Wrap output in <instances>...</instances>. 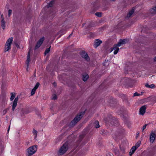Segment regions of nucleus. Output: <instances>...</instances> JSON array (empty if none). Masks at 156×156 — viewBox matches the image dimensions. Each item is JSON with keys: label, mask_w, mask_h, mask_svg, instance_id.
Masks as SVG:
<instances>
[{"label": "nucleus", "mask_w": 156, "mask_h": 156, "mask_svg": "<svg viewBox=\"0 0 156 156\" xmlns=\"http://www.w3.org/2000/svg\"><path fill=\"white\" fill-rule=\"evenodd\" d=\"M15 45H16V47H17L18 48H20L18 44H17V43H15Z\"/></svg>", "instance_id": "obj_35"}, {"label": "nucleus", "mask_w": 156, "mask_h": 156, "mask_svg": "<svg viewBox=\"0 0 156 156\" xmlns=\"http://www.w3.org/2000/svg\"><path fill=\"white\" fill-rule=\"evenodd\" d=\"M19 99V96H17L16 98L13 101L12 104V111H14L17 105V102L18 100Z\"/></svg>", "instance_id": "obj_5"}, {"label": "nucleus", "mask_w": 156, "mask_h": 156, "mask_svg": "<svg viewBox=\"0 0 156 156\" xmlns=\"http://www.w3.org/2000/svg\"><path fill=\"white\" fill-rule=\"evenodd\" d=\"M1 17L2 19V18H4V17H3V15H1Z\"/></svg>", "instance_id": "obj_36"}, {"label": "nucleus", "mask_w": 156, "mask_h": 156, "mask_svg": "<svg viewBox=\"0 0 156 156\" xmlns=\"http://www.w3.org/2000/svg\"><path fill=\"white\" fill-rule=\"evenodd\" d=\"M54 3V2L53 1H51L49 3H48L47 5L48 7H51L52 6V5Z\"/></svg>", "instance_id": "obj_21"}, {"label": "nucleus", "mask_w": 156, "mask_h": 156, "mask_svg": "<svg viewBox=\"0 0 156 156\" xmlns=\"http://www.w3.org/2000/svg\"><path fill=\"white\" fill-rule=\"evenodd\" d=\"M11 96L10 99V100L11 101H12L13 100V99H14L15 97L16 94L12 92V93H11Z\"/></svg>", "instance_id": "obj_18"}, {"label": "nucleus", "mask_w": 156, "mask_h": 156, "mask_svg": "<svg viewBox=\"0 0 156 156\" xmlns=\"http://www.w3.org/2000/svg\"><path fill=\"white\" fill-rule=\"evenodd\" d=\"M44 37H43L39 39L35 46V49H37L39 48L41 46L44 40Z\"/></svg>", "instance_id": "obj_6"}, {"label": "nucleus", "mask_w": 156, "mask_h": 156, "mask_svg": "<svg viewBox=\"0 0 156 156\" xmlns=\"http://www.w3.org/2000/svg\"><path fill=\"white\" fill-rule=\"evenodd\" d=\"M33 133L34 134L35 136V137H36V136H37V131L35 130H34L33 131Z\"/></svg>", "instance_id": "obj_26"}, {"label": "nucleus", "mask_w": 156, "mask_h": 156, "mask_svg": "<svg viewBox=\"0 0 156 156\" xmlns=\"http://www.w3.org/2000/svg\"><path fill=\"white\" fill-rule=\"evenodd\" d=\"M95 15L98 17H101V13L100 12H97L95 13Z\"/></svg>", "instance_id": "obj_24"}, {"label": "nucleus", "mask_w": 156, "mask_h": 156, "mask_svg": "<svg viewBox=\"0 0 156 156\" xmlns=\"http://www.w3.org/2000/svg\"><path fill=\"white\" fill-rule=\"evenodd\" d=\"M149 88H154L155 87V85L154 84H151L150 85Z\"/></svg>", "instance_id": "obj_27"}, {"label": "nucleus", "mask_w": 156, "mask_h": 156, "mask_svg": "<svg viewBox=\"0 0 156 156\" xmlns=\"http://www.w3.org/2000/svg\"><path fill=\"white\" fill-rule=\"evenodd\" d=\"M5 22L4 20V18H2V20H1V26L3 29H5Z\"/></svg>", "instance_id": "obj_15"}, {"label": "nucleus", "mask_w": 156, "mask_h": 156, "mask_svg": "<svg viewBox=\"0 0 156 156\" xmlns=\"http://www.w3.org/2000/svg\"><path fill=\"white\" fill-rule=\"evenodd\" d=\"M50 47L48 48H47L45 51L44 54L45 55H47L50 51Z\"/></svg>", "instance_id": "obj_23"}, {"label": "nucleus", "mask_w": 156, "mask_h": 156, "mask_svg": "<svg viewBox=\"0 0 156 156\" xmlns=\"http://www.w3.org/2000/svg\"><path fill=\"white\" fill-rule=\"evenodd\" d=\"M154 60L155 61H156V57L154 58Z\"/></svg>", "instance_id": "obj_38"}, {"label": "nucleus", "mask_w": 156, "mask_h": 156, "mask_svg": "<svg viewBox=\"0 0 156 156\" xmlns=\"http://www.w3.org/2000/svg\"><path fill=\"white\" fill-rule=\"evenodd\" d=\"M12 11L11 10H9L8 11V16H10L12 14Z\"/></svg>", "instance_id": "obj_29"}, {"label": "nucleus", "mask_w": 156, "mask_h": 156, "mask_svg": "<svg viewBox=\"0 0 156 156\" xmlns=\"http://www.w3.org/2000/svg\"><path fill=\"white\" fill-rule=\"evenodd\" d=\"M10 128V126H9V127L8 129V132L9 131V130Z\"/></svg>", "instance_id": "obj_37"}, {"label": "nucleus", "mask_w": 156, "mask_h": 156, "mask_svg": "<svg viewBox=\"0 0 156 156\" xmlns=\"http://www.w3.org/2000/svg\"><path fill=\"white\" fill-rule=\"evenodd\" d=\"M137 148L134 146H133L131 148L129 152V154L131 156L135 152Z\"/></svg>", "instance_id": "obj_14"}, {"label": "nucleus", "mask_w": 156, "mask_h": 156, "mask_svg": "<svg viewBox=\"0 0 156 156\" xmlns=\"http://www.w3.org/2000/svg\"><path fill=\"white\" fill-rule=\"evenodd\" d=\"M141 144V142L140 141H138L136 143L134 146L137 148L140 146Z\"/></svg>", "instance_id": "obj_22"}, {"label": "nucleus", "mask_w": 156, "mask_h": 156, "mask_svg": "<svg viewBox=\"0 0 156 156\" xmlns=\"http://www.w3.org/2000/svg\"><path fill=\"white\" fill-rule=\"evenodd\" d=\"M111 49H112L111 51H112L113 50H115L114 52V55L116 54L118 52L119 50V48H118V47L115 44L114 45L113 47Z\"/></svg>", "instance_id": "obj_7"}, {"label": "nucleus", "mask_w": 156, "mask_h": 156, "mask_svg": "<svg viewBox=\"0 0 156 156\" xmlns=\"http://www.w3.org/2000/svg\"><path fill=\"white\" fill-rule=\"evenodd\" d=\"M150 85H149L148 84H145V86L149 88Z\"/></svg>", "instance_id": "obj_34"}, {"label": "nucleus", "mask_w": 156, "mask_h": 156, "mask_svg": "<svg viewBox=\"0 0 156 156\" xmlns=\"http://www.w3.org/2000/svg\"><path fill=\"white\" fill-rule=\"evenodd\" d=\"M153 10H154V12H156V6L153 8Z\"/></svg>", "instance_id": "obj_33"}, {"label": "nucleus", "mask_w": 156, "mask_h": 156, "mask_svg": "<svg viewBox=\"0 0 156 156\" xmlns=\"http://www.w3.org/2000/svg\"><path fill=\"white\" fill-rule=\"evenodd\" d=\"M94 126L96 128H98L100 127L99 122L98 121H95L94 123Z\"/></svg>", "instance_id": "obj_19"}, {"label": "nucleus", "mask_w": 156, "mask_h": 156, "mask_svg": "<svg viewBox=\"0 0 156 156\" xmlns=\"http://www.w3.org/2000/svg\"><path fill=\"white\" fill-rule=\"evenodd\" d=\"M82 56L85 58L87 60H89V57L85 51H82L81 54Z\"/></svg>", "instance_id": "obj_12"}, {"label": "nucleus", "mask_w": 156, "mask_h": 156, "mask_svg": "<svg viewBox=\"0 0 156 156\" xmlns=\"http://www.w3.org/2000/svg\"><path fill=\"white\" fill-rule=\"evenodd\" d=\"M134 12V10L133 9L131 10L130 11L129 13L126 16L127 17L129 18L133 14V13Z\"/></svg>", "instance_id": "obj_17"}, {"label": "nucleus", "mask_w": 156, "mask_h": 156, "mask_svg": "<svg viewBox=\"0 0 156 156\" xmlns=\"http://www.w3.org/2000/svg\"><path fill=\"white\" fill-rule=\"evenodd\" d=\"M156 137V135L154 133L152 132L151 133L150 136V141L152 143H153Z\"/></svg>", "instance_id": "obj_10"}, {"label": "nucleus", "mask_w": 156, "mask_h": 156, "mask_svg": "<svg viewBox=\"0 0 156 156\" xmlns=\"http://www.w3.org/2000/svg\"><path fill=\"white\" fill-rule=\"evenodd\" d=\"M68 146L67 144H64L60 148L58 152L59 155H62L64 154L67 150Z\"/></svg>", "instance_id": "obj_4"}, {"label": "nucleus", "mask_w": 156, "mask_h": 156, "mask_svg": "<svg viewBox=\"0 0 156 156\" xmlns=\"http://www.w3.org/2000/svg\"><path fill=\"white\" fill-rule=\"evenodd\" d=\"M112 0L113 1H115V0Z\"/></svg>", "instance_id": "obj_40"}, {"label": "nucleus", "mask_w": 156, "mask_h": 156, "mask_svg": "<svg viewBox=\"0 0 156 156\" xmlns=\"http://www.w3.org/2000/svg\"><path fill=\"white\" fill-rule=\"evenodd\" d=\"M102 42V41L98 39L95 40L94 41V47L96 48H97L99 46Z\"/></svg>", "instance_id": "obj_13"}, {"label": "nucleus", "mask_w": 156, "mask_h": 156, "mask_svg": "<svg viewBox=\"0 0 156 156\" xmlns=\"http://www.w3.org/2000/svg\"><path fill=\"white\" fill-rule=\"evenodd\" d=\"M39 86V83L38 82L36 83V85L32 89L31 92V95H33L35 93L36 90L38 88Z\"/></svg>", "instance_id": "obj_8"}, {"label": "nucleus", "mask_w": 156, "mask_h": 156, "mask_svg": "<svg viewBox=\"0 0 156 156\" xmlns=\"http://www.w3.org/2000/svg\"><path fill=\"white\" fill-rule=\"evenodd\" d=\"M84 114V112H82L79 114L77 115L70 122V126H73L75 125L80 119Z\"/></svg>", "instance_id": "obj_1"}, {"label": "nucleus", "mask_w": 156, "mask_h": 156, "mask_svg": "<svg viewBox=\"0 0 156 156\" xmlns=\"http://www.w3.org/2000/svg\"><path fill=\"white\" fill-rule=\"evenodd\" d=\"M89 78V76L87 74H84L83 75V80L84 81H86Z\"/></svg>", "instance_id": "obj_16"}, {"label": "nucleus", "mask_w": 156, "mask_h": 156, "mask_svg": "<svg viewBox=\"0 0 156 156\" xmlns=\"http://www.w3.org/2000/svg\"><path fill=\"white\" fill-rule=\"evenodd\" d=\"M13 38L11 37L8 39L5 44L4 51H7L11 49V45L13 41Z\"/></svg>", "instance_id": "obj_3"}, {"label": "nucleus", "mask_w": 156, "mask_h": 156, "mask_svg": "<svg viewBox=\"0 0 156 156\" xmlns=\"http://www.w3.org/2000/svg\"><path fill=\"white\" fill-rule=\"evenodd\" d=\"M37 150V145H35L30 147L27 150V155L28 156L32 155L36 152Z\"/></svg>", "instance_id": "obj_2"}, {"label": "nucleus", "mask_w": 156, "mask_h": 156, "mask_svg": "<svg viewBox=\"0 0 156 156\" xmlns=\"http://www.w3.org/2000/svg\"><path fill=\"white\" fill-rule=\"evenodd\" d=\"M147 126V124H145V125H144L143 127V128H142V130H143V131L144 129H145V128H146V127Z\"/></svg>", "instance_id": "obj_31"}, {"label": "nucleus", "mask_w": 156, "mask_h": 156, "mask_svg": "<svg viewBox=\"0 0 156 156\" xmlns=\"http://www.w3.org/2000/svg\"><path fill=\"white\" fill-rule=\"evenodd\" d=\"M57 96L56 95V94H53L52 96V99H54V100H55V99H57Z\"/></svg>", "instance_id": "obj_28"}, {"label": "nucleus", "mask_w": 156, "mask_h": 156, "mask_svg": "<svg viewBox=\"0 0 156 156\" xmlns=\"http://www.w3.org/2000/svg\"><path fill=\"white\" fill-rule=\"evenodd\" d=\"M139 95H140V94H139L135 92L133 96H139Z\"/></svg>", "instance_id": "obj_30"}, {"label": "nucleus", "mask_w": 156, "mask_h": 156, "mask_svg": "<svg viewBox=\"0 0 156 156\" xmlns=\"http://www.w3.org/2000/svg\"><path fill=\"white\" fill-rule=\"evenodd\" d=\"M30 51H29L28 53V55L27 57V59L26 61V64H27V70H28L29 64L30 62Z\"/></svg>", "instance_id": "obj_11"}, {"label": "nucleus", "mask_w": 156, "mask_h": 156, "mask_svg": "<svg viewBox=\"0 0 156 156\" xmlns=\"http://www.w3.org/2000/svg\"><path fill=\"white\" fill-rule=\"evenodd\" d=\"M7 109H5V110H3V113L4 115L7 112Z\"/></svg>", "instance_id": "obj_32"}, {"label": "nucleus", "mask_w": 156, "mask_h": 156, "mask_svg": "<svg viewBox=\"0 0 156 156\" xmlns=\"http://www.w3.org/2000/svg\"><path fill=\"white\" fill-rule=\"evenodd\" d=\"M118 47H120L122 45V43H121V42L119 40V42H118V43L117 44H115Z\"/></svg>", "instance_id": "obj_25"}, {"label": "nucleus", "mask_w": 156, "mask_h": 156, "mask_svg": "<svg viewBox=\"0 0 156 156\" xmlns=\"http://www.w3.org/2000/svg\"><path fill=\"white\" fill-rule=\"evenodd\" d=\"M120 41L121 42V43H122V44H125L128 41L127 40V39H121L120 40Z\"/></svg>", "instance_id": "obj_20"}, {"label": "nucleus", "mask_w": 156, "mask_h": 156, "mask_svg": "<svg viewBox=\"0 0 156 156\" xmlns=\"http://www.w3.org/2000/svg\"><path fill=\"white\" fill-rule=\"evenodd\" d=\"M146 109V105H144L142 106L140 109V114L141 115H144Z\"/></svg>", "instance_id": "obj_9"}, {"label": "nucleus", "mask_w": 156, "mask_h": 156, "mask_svg": "<svg viewBox=\"0 0 156 156\" xmlns=\"http://www.w3.org/2000/svg\"><path fill=\"white\" fill-rule=\"evenodd\" d=\"M71 35H72V34H70L69 35V37H70V36H71Z\"/></svg>", "instance_id": "obj_39"}]
</instances>
